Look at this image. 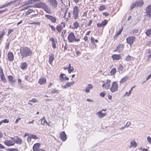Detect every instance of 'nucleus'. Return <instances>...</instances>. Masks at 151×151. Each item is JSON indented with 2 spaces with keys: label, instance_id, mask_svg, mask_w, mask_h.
Here are the masks:
<instances>
[{
  "label": "nucleus",
  "instance_id": "f3484780",
  "mask_svg": "<svg viewBox=\"0 0 151 151\" xmlns=\"http://www.w3.org/2000/svg\"><path fill=\"white\" fill-rule=\"evenodd\" d=\"M59 136L60 138L63 141H65L67 139V136L64 131L61 132Z\"/></svg>",
  "mask_w": 151,
  "mask_h": 151
},
{
  "label": "nucleus",
  "instance_id": "0e129e2a",
  "mask_svg": "<svg viewBox=\"0 0 151 151\" xmlns=\"http://www.w3.org/2000/svg\"><path fill=\"white\" fill-rule=\"evenodd\" d=\"M103 14L104 16H107L109 15V14L107 12H104L103 13Z\"/></svg>",
  "mask_w": 151,
  "mask_h": 151
},
{
  "label": "nucleus",
  "instance_id": "338daca9",
  "mask_svg": "<svg viewBox=\"0 0 151 151\" xmlns=\"http://www.w3.org/2000/svg\"><path fill=\"white\" fill-rule=\"evenodd\" d=\"M87 11L84 12L82 15L83 17H86L87 15Z\"/></svg>",
  "mask_w": 151,
  "mask_h": 151
},
{
  "label": "nucleus",
  "instance_id": "4c0bfd02",
  "mask_svg": "<svg viewBox=\"0 0 151 151\" xmlns=\"http://www.w3.org/2000/svg\"><path fill=\"white\" fill-rule=\"evenodd\" d=\"M0 76L1 77V81L4 82V83H5L6 82V80L5 78L4 75V74H1L0 75Z\"/></svg>",
  "mask_w": 151,
  "mask_h": 151
},
{
  "label": "nucleus",
  "instance_id": "4d7b16f0",
  "mask_svg": "<svg viewBox=\"0 0 151 151\" xmlns=\"http://www.w3.org/2000/svg\"><path fill=\"white\" fill-rule=\"evenodd\" d=\"M33 11L32 10H29L27 12H26V15H28L29 14L31 13Z\"/></svg>",
  "mask_w": 151,
  "mask_h": 151
},
{
  "label": "nucleus",
  "instance_id": "58836bf2",
  "mask_svg": "<svg viewBox=\"0 0 151 151\" xmlns=\"http://www.w3.org/2000/svg\"><path fill=\"white\" fill-rule=\"evenodd\" d=\"M79 26V24L78 22H75L73 23V29H77Z\"/></svg>",
  "mask_w": 151,
  "mask_h": 151
},
{
  "label": "nucleus",
  "instance_id": "20e7f679",
  "mask_svg": "<svg viewBox=\"0 0 151 151\" xmlns=\"http://www.w3.org/2000/svg\"><path fill=\"white\" fill-rule=\"evenodd\" d=\"M79 9L76 6H74L72 11L73 17L74 19H76L78 17Z\"/></svg>",
  "mask_w": 151,
  "mask_h": 151
},
{
  "label": "nucleus",
  "instance_id": "680f3d73",
  "mask_svg": "<svg viewBox=\"0 0 151 151\" xmlns=\"http://www.w3.org/2000/svg\"><path fill=\"white\" fill-rule=\"evenodd\" d=\"M13 31V29H9L8 30V35H9L11 34L12 32Z\"/></svg>",
  "mask_w": 151,
  "mask_h": 151
},
{
  "label": "nucleus",
  "instance_id": "c03bdc74",
  "mask_svg": "<svg viewBox=\"0 0 151 151\" xmlns=\"http://www.w3.org/2000/svg\"><path fill=\"white\" fill-rule=\"evenodd\" d=\"M124 68L123 66L121 64H120L119 65L118 70L119 71H122Z\"/></svg>",
  "mask_w": 151,
  "mask_h": 151
},
{
  "label": "nucleus",
  "instance_id": "ea45409f",
  "mask_svg": "<svg viewBox=\"0 0 151 151\" xmlns=\"http://www.w3.org/2000/svg\"><path fill=\"white\" fill-rule=\"evenodd\" d=\"M65 76V74L63 73L61 74L59 76V79L61 81L63 82L65 80L64 78V76Z\"/></svg>",
  "mask_w": 151,
  "mask_h": 151
},
{
  "label": "nucleus",
  "instance_id": "864d4df0",
  "mask_svg": "<svg viewBox=\"0 0 151 151\" xmlns=\"http://www.w3.org/2000/svg\"><path fill=\"white\" fill-rule=\"evenodd\" d=\"M51 93L52 94H54L55 93H59V91L55 89H54L51 91Z\"/></svg>",
  "mask_w": 151,
  "mask_h": 151
},
{
  "label": "nucleus",
  "instance_id": "a19ab883",
  "mask_svg": "<svg viewBox=\"0 0 151 151\" xmlns=\"http://www.w3.org/2000/svg\"><path fill=\"white\" fill-rule=\"evenodd\" d=\"M133 58L132 57L129 55H128L126 57L125 60L127 61H129L131 60Z\"/></svg>",
  "mask_w": 151,
  "mask_h": 151
},
{
  "label": "nucleus",
  "instance_id": "f704fd0d",
  "mask_svg": "<svg viewBox=\"0 0 151 151\" xmlns=\"http://www.w3.org/2000/svg\"><path fill=\"white\" fill-rule=\"evenodd\" d=\"M91 43L94 45H95V42L98 43L99 42V41L95 39L93 37H91Z\"/></svg>",
  "mask_w": 151,
  "mask_h": 151
},
{
  "label": "nucleus",
  "instance_id": "ddd939ff",
  "mask_svg": "<svg viewBox=\"0 0 151 151\" xmlns=\"http://www.w3.org/2000/svg\"><path fill=\"white\" fill-rule=\"evenodd\" d=\"M4 143L6 145L8 146H13L15 144L14 141L8 140H5L4 142Z\"/></svg>",
  "mask_w": 151,
  "mask_h": 151
},
{
  "label": "nucleus",
  "instance_id": "f03ea898",
  "mask_svg": "<svg viewBox=\"0 0 151 151\" xmlns=\"http://www.w3.org/2000/svg\"><path fill=\"white\" fill-rule=\"evenodd\" d=\"M35 7L42 8L44 9L47 13L51 14V11L48 6L44 3L38 2L35 5Z\"/></svg>",
  "mask_w": 151,
  "mask_h": 151
},
{
  "label": "nucleus",
  "instance_id": "3c124183",
  "mask_svg": "<svg viewBox=\"0 0 151 151\" xmlns=\"http://www.w3.org/2000/svg\"><path fill=\"white\" fill-rule=\"evenodd\" d=\"M134 87V86L132 87L129 92H126L125 93V95L126 96H129L131 94V91L132 90L133 88Z\"/></svg>",
  "mask_w": 151,
  "mask_h": 151
},
{
  "label": "nucleus",
  "instance_id": "a211bd4d",
  "mask_svg": "<svg viewBox=\"0 0 151 151\" xmlns=\"http://www.w3.org/2000/svg\"><path fill=\"white\" fill-rule=\"evenodd\" d=\"M15 143H16L18 145H21L23 143L22 140L20 139L18 136H16L15 137V139H14Z\"/></svg>",
  "mask_w": 151,
  "mask_h": 151
},
{
  "label": "nucleus",
  "instance_id": "c9c22d12",
  "mask_svg": "<svg viewBox=\"0 0 151 151\" xmlns=\"http://www.w3.org/2000/svg\"><path fill=\"white\" fill-rule=\"evenodd\" d=\"M106 9V7L105 5H103L99 6V10L100 11H102Z\"/></svg>",
  "mask_w": 151,
  "mask_h": 151
},
{
  "label": "nucleus",
  "instance_id": "79ce46f5",
  "mask_svg": "<svg viewBox=\"0 0 151 151\" xmlns=\"http://www.w3.org/2000/svg\"><path fill=\"white\" fill-rule=\"evenodd\" d=\"M116 72V69L114 68L111 70L110 72V73L111 75H113L115 74Z\"/></svg>",
  "mask_w": 151,
  "mask_h": 151
},
{
  "label": "nucleus",
  "instance_id": "5fc2aeb1",
  "mask_svg": "<svg viewBox=\"0 0 151 151\" xmlns=\"http://www.w3.org/2000/svg\"><path fill=\"white\" fill-rule=\"evenodd\" d=\"M66 32V29H64L63 30L61 34V36L63 37H64V35L65 34Z\"/></svg>",
  "mask_w": 151,
  "mask_h": 151
},
{
  "label": "nucleus",
  "instance_id": "603ef678",
  "mask_svg": "<svg viewBox=\"0 0 151 151\" xmlns=\"http://www.w3.org/2000/svg\"><path fill=\"white\" fill-rule=\"evenodd\" d=\"M25 79L27 81H28L30 82H31L30 81V76L29 75H26L25 76Z\"/></svg>",
  "mask_w": 151,
  "mask_h": 151
},
{
  "label": "nucleus",
  "instance_id": "f8f14e48",
  "mask_svg": "<svg viewBox=\"0 0 151 151\" xmlns=\"http://www.w3.org/2000/svg\"><path fill=\"white\" fill-rule=\"evenodd\" d=\"M145 12L146 15L151 18V4L148 5L146 8Z\"/></svg>",
  "mask_w": 151,
  "mask_h": 151
},
{
  "label": "nucleus",
  "instance_id": "0eeeda50",
  "mask_svg": "<svg viewBox=\"0 0 151 151\" xmlns=\"http://www.w3.org/2000/svg\"><path fill=\"white\" fill-rule=\"evenodd\" d=\"M136 37L134 36H129L126 38L127 42L131 46L133 44L135 40Z\"/></svg>",
  "mask_w": 151,
  "mask_h": 151
},
{
  "label": "nucleus",
  "instance_id": "9d476101",
  "mask_svg": "<svg viewBox=\"0 0 151 151\" xmlns=\"http://www.w3.org/2000/svg\"><path fill=\"white\" fill-rule=\"evenodd\" d=\"M52 8H56L58 5V2L56 0H47Z\"/></svg>",
  "mask_w": 151,
  "mask_h": 151
},
{
  "label": "nucleus",
  "instance_id": "de8ad7c7",
  "mask_svg": "<svg viewBox=\"0 0 151 151\" xmlns=\"http://www.w3.org/2000/svg\"><path fill=\"white\" fill-rule=\"evenodd\" d=\"M49 26L51 28V30L53 31H55L56 29L55 27L53 25H51L50 24H49Z\"/></svg>",
  "mask_w": 151,
  "mask_h": 151
},
{
  "label": "nucleus",
  "instance_id": "6ab92c4d",
  "mask_svg": "<svg viewBox=\"0 0 151 151\" xmlns=\"http://www.w3.org/2000/svg\"><path fill=\"white\" fill-rule=\"evenodd\" d=\"M47 81L46 78L45 77L40 78L39 79L38 83L40 85L45 84Z\"/></svg>",
  "mask_w": 151,
  "mask_h": 151
},
{
  "label": "nucleus",
  "instance_id": "b1692460",
  "mask_svg": "<svg viewBox=\"0 0 151 151\" xmlns=\"http://www.w3.org/2000/svg\"><path fill=\"white\" fill-rule=\"evenodd\" d=\"M16 1H11L9 3H8L6 4H4L2 5L1 6H0V9L4 8L6 7H7L9 6L12 4L14 2H15Z\"/></svg>",
  "mask_w": 151,
  "mask_h": 151
},
{
  "label": "nucleus",
  "instance_id": "a18cd8bd",
  "mask_svg": "<svg viewBox=\"0 0 151 151\" xmlns=\"http://www.w3.org/2000/svg\"><path fill=\"white\" fill-rule=\"evenodd\" d=\"M8 151H20L19 150L16 148H11L8 149Z\"/></svg>",
  "mask_w": 151,
  "mask_h": 151
},
{
  "label": "nucleus",
  "instance_id": "4be33fe9",
  "mask_svg": "<svg viewBox=\"0 0 151 151\" xmlns=\"http://www.w3.org/2000/svg\"><path fill=\"white\" fill-rule=\"evenodd\" d=\"M28 66V64L26 62H23L21 63L20 68L22 70L26 69Z\"/></svg>",
  "mask_w": 151,
  "mask_h": 151
},
{
  "label": "nucleus",
  "instance_id": "7ed1b4c3",
  "mask_svg": "<svg viewBox=\"0 0 151 151\" xmlns=\"http://www.w3.org/2000/svg\"><path fill=\"white\" fill-rule=\"evenodd\" d=\"M67 39L69 42L72 43L74 42H79L80 40L79 38H76L74 33L71 32L68 35Z\"/></svg>",
  "mask_w": 151,
  "mask_h": 151
},
{
  "label": "nucleus",
  "instance_id": "49530a36",
  "mask_svg": "<svg viewBox=\"0 0 151 151\" xmlns=\"http://www.w3.org/2000/svg\"><path fill=\"white\" fill-rule=\"evenodd\" d=\"M138 29H135L132 30V34H135L137 33L138 32Z\"/></svg>",
  "mask_w": 151,
  "mask_h": 151
},
{
  "label": "nucleus",
  "instance_id": "a878e982",
  "mask_svg": "<svg viewBox=\"0 0 151 151\" xmlns=\"http://www.w3.org/2000/svg\"><path fill=\"white\" fill-rule=\"evenodd\" d=\"M106 113H102L101 111H99L96 113L97 115L100 118H103L106 115Z\"/></svg>",
  "mask_w": 151,
  "mask_h": 151
},
{
  "label": "nucleus",
  "instance_id": "e433bc0d",
  "mask_svg": "<svg viewBox=\"0 0 151 151\" xmlns=\"http://www.w3.org/2000/svg\"><path fill=\"white\" fill-rule=\"evenodd\" d=\"M5 34L4 31H2V32H0V44L1 43V41L2 39H3V37Z\"/></svg>",
  "mask_w": 151,
  "mask_h": 151
},
{
  "label": "nucleus",
  "instance_id": "39448f33",
  "mask_svg": "<svg viewBox=\"0 0 151 151\" xmlns=\"http://www.w3.org/2000/svg\"><path fill=\"white\" fill-rule=\"evenodd\" d=\"M119 85L116 81L112 82L111 84V86L109 88L110 91L112 93L117 91Z\"/></svg>",
  "mask_w": 151,
  "mask_h": 151
},
{
  "label": "nucleus",
  "instance_id": "e2e57ef3",
  "mask_svg": "<svg viewBox=\"0 0 151 151\" xmlns=\"http://www.w3.org/2000/svg\"><path fill=\"white\" fill-rule=\"evenodd\" d=\"M32 4V2L31 1H28L27 2H25L24 3V5H27L28 4Z\"/></svg>",
  "mask_w": 151,
  "mask_h": 151
},
{
  "label": "nucleus",
  "instance_id": "4468645a",
  "mask_svg": "<svg viewBox=\"0 0 151 151\" xmlns=\"http://www.w3.org/2000/svg\"><path fill=\"white\" fill-rule=\"evenodd\" d=\"M61 24H63V26L59 24L57 26L56 29L59 32H61V31L62 30L63 28H64L65 27V23L64 22H61Z\"/></svg>",
  "mask_w": 151,
  "mask_h": 151
},
{
  "label": "nucleus",
  "instance_id": "09e8293b",
  "mask_svg": "<svg viewBox=\"0 0 151 151\" xmlns=\"http://www.w3.org/2000/svg\"><path fill=\"white\" fill-rule=\"evenodd\" d=\"M29 102H32L33 103H36L38 102V100L37 99H36L34 98L32 99L31 100H29Z\"/></svg>",
  "mask_w": 151,
  "mask_h": 151
},
{
  "label": "nucleus",
  "instance_id": "13d9d810",
  "mask_svg": "<svg viewBox=\"0 0 151 151\" xmlns=\"http://www.w3.org/2000/svg\"><path fill=\"white\" fill-rule=\"evenodd\" d=\"M105 95V92H102L100 93V96L102 97H104Z\"/></svg>",
  "mask_w": 151,
  "mask_h": 151
},
{
  "label": "nucleus",
  "instance_id": "aec40b11",
  "mask_svg": "<svg viewBox=\"0 0 151 151\" xmlns=\"http://www.w3.org/2000/svg\"><path fill=\"white\" fill-rule=\"evenodd\" d=\"M8 59L9 61H12L14 60V56L12 52H9L7 54Z\"/></svg>",
  "mask_w": 151,
  "mask_h": 151
},
{
  "label": "nucleus",
  "instance_id": "423d86ee",
  "mask_svg": "<svg viewBox=\"0 0 151 151\" xmlns=\"http://www.w3.org/2000/svg\"><path fill=\"white\" fill-rule=\"evenodd\" d=\"M102 82H104L102 85V87L106 89H108L111 86V80L108 79L106 80V82L103 81Z\"/></svg>",
  "mask_w": 151,
  "mask_h": 151
},
{
  "label": "nucleus",
  "instance_id": "c85d7f7f",
  "mask_svg": "<svg viewBox=\"0 0 151 151\" xmlns=\"http://www.w3.org/2000/svg\"><path fill=\"white\" fill-rule=\"evenodd\" d=\"M137 7L140 6H142L144 4V2L142 0H139L135 2Z\"/></svg>",
  "mask_w": 151,
  "mask_h": 151
},
{
  "label": "nucleus",
  "instance_id": "774afa93",
  "mask_svg": "<svg viewBox=\"0 0 151 151\" xmlns=\"http://www.w3.org/2000/svg\"><path fill=\"white\" fill-rule=\"evenodd\" d=\"M147 140L149 143H151V138L148 136L147 137Z\"/></svg>",
  "mask_w": 151,
  "mask_h": 151
},
{
  "label": "nucleus",
  "instance_id": "473e14b6",
  "mask_svg": "<svg viewBox=\"0 0 151 151\" xmlns=\"http://www.w3.org/2000/svg\"><path fill=\"white\" fill-rule=\"evenodd\" d=\"M128 79V77L127 76H126L122 78L120 81V83H123L127 81Z\"/></svg>",
  "mask_w": 151,
  "mask_h": 151
},
{
  "label": "nucleus",
  "instance_id": "c756f323",
  "mask_svg": "<svg viewBox=\"0 0 151 151\" xmlns=\"http://www.w3.org/2000/svg\"><path fill=\"white\" fill-rule=\"evenodd\" d=\"M131 145L129 147V148L133 147L135 148L137 147V143L135 140H132L130 142Z\"/></svg>",
  "mask_w": 151,
  "mask_h": 151
},
{
  "label": "nucleus",
  "instance_id": "bb28decb",
  "mask_svg": "<svg viewBox=\"0 0 151 151\" xmlns=\"http://www.w3.org/2000/svg\"><path fill=\"white\" fill-rule=\"evenodd\" d=\"M93 86L91 84H88V85L87 86L85 89V91L86 93H88L90 91V90L91 89H92L93 88Z\"/></svg>",
  "mask_w": 151,
  "mask_h": 151
},
{
  "label": "nucleus",
  "instance_id": "72a5a7b5",
  "mask_svg": "<svg viewBox=\"0 0 151 151\" xmlns=\"http://www.w3.org/2000/svg\"><path fill=\"white\" fill-rule=\"evenodd\" d=\"M40 121H41L42 125H45V124H47V122L45 117H43L42 119H41Z\"/></svg>",
  "mask_w": 151,
  "mask_h": 151
},
{
  "label": "nucleus",
  "instance_id": "052dcab7",
  "mask_svg": "<svg viewBox=\"0 0 151 151\" xmlns=\"http://www.w3.org/2000/svg\"><path fill=\"white\" fill-rule=\"evenodd\" d=\"M131 124V122H127L126 125L124 126L126 127H128Z\"/></svg>",
  "mask_w": 151,
  "mask_h": 151
},
{
  "label": "nucleus",
  "instance_id": "412c9836",
  "mask_svg": "<svg viewBox=\"0 0 151 151\" xmlns=\"http://www.w3.org/2000/svg\"><path fill=\"white\" fill-rule=\"evenodd\" d=\"M54 55L53 54H51L49 55L48 62L49 63L52 65L53 61L54 60Z\"/></svg>",
  "mask_w": 151,
  "mask_h": 151
},
{
  "label": "nucleus",
  "instance_id": "6e6552de",
  "mask_svg": "<svg viewBox=\"0 0 151 151\" xmlns=\"http://www.w3.org/2000/svg\"><path fill=\"white\" fill-rule=\"evenodd\" d=\"M124 47V44L123 43L119 44L116 47V49L114 50V52L117 51L120 53L123 51Z\"/></svg>",
  "mask_w": 151,
  "mask_h": 151
},
{
  "label": "nucleus",
  "instance_id": "6e6d98bb",
  "mask_svg": "<svg viewBox=\"0 0 151 151\" xmlns=\"http://www.w3.org/2000/svg\"><path fill=\"white\" fill-rule=\"evenodd\" d=\"M137 6L135 2L134 3H133L131 6V9H133L135 7Z\"/></svg>",
  "mask_w": 151,
  "mask_h": 151
},
{
  "label": "nucleus",
  "instance_id": "cd10ccee",
  "mask_svg": "<svg viewBox=\"0 0 151 151\" xmlns=\"http://www.w3.org/2000/svg\"><path fill=\"white\" fill-rule=\"evenodd\" d=\"M9 81L11 83H14L16 81V80L12 76H8Z\"/></svg>",
  "mask_w": 151,
  "mask_h": 151
},
{
  "label": "nucleus",
  "instance_id": "69168bd1",
  "mask_svg": "<svg viewBox=\"0 0 151 151\" xmlns=\"http://www.w3.org/2000/svg\"><path fill=\"white\" fill-rule=\"evenodd\" d=\"M2 123H8L9 122V121L6 119L2 120Z\"/></svg>",
  "mask_w": 151,
  "mask_h": 151
},
{
  "label": "nucleus",
  "instance_id": "393cba45",
  "mask_svg": "<svg viewBox=\"0 0 151 151\" xmlns=\"http://www.w3.org/2000/svg\"><path fill=\"white\" fill-rule=\"evenodd\" d=\"M123 28L119 29V30L116 33L115 35L114 36V38L115 40H116L118 36L121 34Z\"/></svg>",
  "mask_w": 151,
  "mask_h": 151
},
{
  "label": "nucleus",
  "instance_id": "dca6fc26",
  "mask_svg": "<svg viewBox=\"0 0 151 151\" xmlns=\"http://www.w3.org/2000/svg\"><path fill=\"white\" fill-rule=\"evenodd\" d=\"M41 144L40 143H37L35 144L33 147V150L34 151H38L40 150Z\"/></svg>",
  "mask_w": 151,
  "mask_h": 151
},
{
  "label": "nucleus",
  "instance_id": "1a4fd4ad",
  "mask_svg": "<svg viewBox=\"0 0 151 151\" xmlns=\"http://www.w3.org/2000/svg\"><path fill=\"white\" fill-rule=\"evenodd\" d=\"M45 16L49 20H50L52 23H55L56 22L57 19L55 17L48 14L45 15Z\"/></svg>",
  "mask_w": 151,
  "mask_h": 151
},
{
  "label": "nucleus",
  "instance_id": "9b49d317",
  "mask_svg": "<svg viewBox=\"0 0 151 151\" xmlns=\"http://www.w3.org/2000/svg\"><path fill=\"white\" fill-rule=\"evenodd\" d=\"M108 21L106 19L104 20L101 23H98L97 24V26L98 28L104 27L108 23Z\"/></svg>",
  "mask_w": 151,
  "mask_h": 151
},
{
  "label": "nucleus",
  "instance_id": "f257e3e1",
  "mask_svg": "<svg viewBox=\"0 0 151 151\" xmlns=\"http://www.w3.org/2000/svg\"><path fill=\"white\" fill-rule=\"evenodd\" d=\"M19 53L22 59L24 58L31 56L33 54L31 49L26 46H22L20 47Z\"/></svg>",
  "mask_w": 151,
  "mask_h": 151
},
{
  "label": "nucleus",
  "instance_id": "8fccbe9b",
  "mask_svg": "<svg viewBox=\"0 0 151 151\" xmlns=\"http://www.w3.org/2000/svg\"><path fill=\"white\" fill-rule=\"evenodd\" d=\"M30 135L31 136V138H32V139H39V137H37L35 135L30 134Z\"/></svg>",
  "mask_w": 151,
  "mask_h": 151
},
{
  "label": "nucleus",
  "instance_id": "bf43d9fd",
  "mask_svg": "<svg viewBox=\"0 0 151 151\" xmlns=\"http://www.w3.org/2000/svg\"><path fill=\"white\" fill-rule=\"evenodd\" d=\"M32 138H31V136L30 135L27 138V140L28 142H29L31 141Z\"/></svg>",
  "mask_w": 151,
  "mask_h": 151
},
{
  "label": "nucleus",
  "instance_id": "5701e85b",
  "mask_svg": "<svg viewBox=\"0 0 151 151\" xmlns=\"http://www.w3.org/2000/svg\"><path fill=\"white\" fill-rule=\"evenodd\" d=\"M74 83V81H73L70 82H68L65 83V85L64 86H63V87L65 88H67L73 85Z\"/></svg>",
  "mask_w": 151,
  "mask_h": 151
},
{
  "label": "nucleus",
  "instance_id": "7c9ffc66",
  "mask_svg": "<svg viewBox=\"0 0 151 151\" xmlns=\"http://www.w3.org/2000/svg\"><path fill=\"white\" fill-rule=\"evenodd\" d=\"M50 41L52 42V46L53 48L55 49L56 48V45L55 43L54 39L53 37H51L50 38Z\"/></svg>",
  "mask_w": 151,
  "mask_h": 151
},
{
  "label": "nucleus",
  "instance_id": "2eb2a0df",
  "mask_svg": "<svg viewBox=\"0 0 151 151\" xmlns=\"http://www.w3.org/2000/svg\"><path fill=\"white\" fill-rule=\"evenodd\" d=\"M113 60H119L122 59L121 55L119 54H114L111 56Z\"/></svg>",
  "mask_w": 151,
  "mask_h": 151
},
{
  "label": "nucleus",
  "instance_id": "37998d69",
  "mask_svg": "<svg viewBox=\"0 0 151 151\" xmlns=\"http://www.w3.org/2000/svg\"><path fill=\"white\" fill-rule=\"evenodd\" d=\"M145 33L147 36H149L151 34V29H149L147 30L146 31Z\"/></svg>",
  "mask_w": 151,
  "mask_h": 151
},
{
  "label": "nucleus",
  "instance_id": "2f4dec72",
  "mask_svg": "<svg viewBox=\"0 0 151 151\" xmlns=\"http://www.w3.org/2000/svg\"><path fill=\"white\" fill-rule=\"evenodd\" d=\"M73 67L71 66V64H69V66L68 67V72L69 73H70L72 72L74 70Z\"/></svg>",
  "mask_w": 151,
  "mask_h": 151
}]
</instances>
